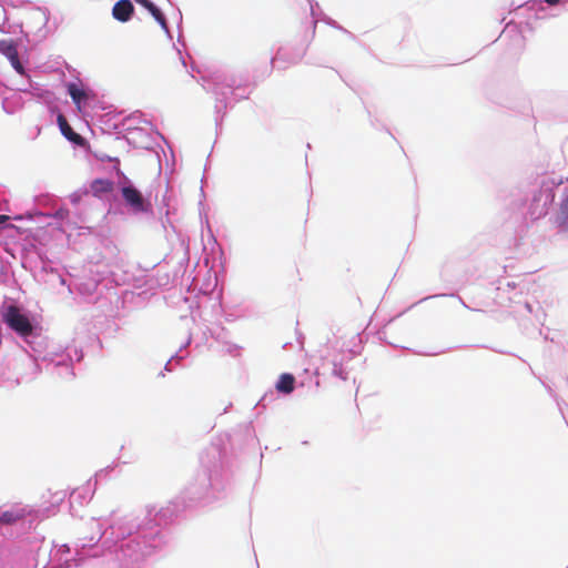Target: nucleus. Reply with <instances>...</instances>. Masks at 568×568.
Returning a JSON list of instances; mask_svg holds the SVG:
<instances>
[{"label":"nucleus","mask_w":568,"mask_h":568,"mask_svg":"<svg viewBox=\"0 0 568 568\" xmlns=\"http://www.w3.org/2000/svg\"><path fill=\"white\" fill-rule=\"evenodd\" d=\"M4 322L11 329L21 336L26 337L32 334L33 327L29 318L14 305L7 308Z\"/></svg>","instance_id":"obj_1"},{"label":"nucleus","mask_w":568,"mask_h":568,"mask_svg":"<svg viewBox=\"0 0 568 568\" xmlns=\"http://www.w3.org/2000/svg\"><path fill=\"white\" fill-rule=\"evenodd\" d=\"M0 53L6 55L19 74H24V68L19 60L18 50L12 40H0Z\"/></svg>","instance_id":"obj_2"},{"label":"nucleus","mask_w":568,"mask_h":568,"mask_svg":"<svg viewBox=\"0 0 568 568\" xmlns=\"http://www.w3.org/2000/svg\"><path fill=\"white\" fill-rule=\"evenodd\" d=\"M28 510L24 507L13 505L9 509L0 511V525H14L23 520L28 516Z\"/></svg>","instance_id":"obj_3"},{"label":"nucleus","mask_w":568,"mask_h":568,"mask_svg":"<svg viewBox=\"0 0 568 568\" xmlns=\"http://www.w3.org/2000/svg\"><path fill=\"white\" fill-rule=\"evenodd\" d=\"M122 196L124 201L138 212H142L145 210L144 200L142 194L133 186H124L122 189Z\"/></svg>","instance_id":"obj_4"},{"label":"nucleus","mask_w":568,"mask_h":568,"mask_svg":"<svg viewBox=\"0 0 568 568\" xmlns=\"http://www.w3.org/2000/svg\"><path fill=\"white\" fill-rule=\"evenodd\" d=\"M133 10L132 2H115L112 14L116 20L125 22L133 14Z\"/></svg>","instance_id":"obj_5"},{"label":"nucleus","mask_w":568,"mask_h":568,"mask_svg":"<svg viewBox=\"0 0 568 568\" xmlns=\"http://www.w3.org/2000/svg\"><path fill=\"white\" fill-rule=\"evenodd\" d=\"M90 190L94 196L99 197L113 191V182L106 179H95L90 184Z\"/></svg>","instance_id":"obj_6"},{"label":"nucleus","mask_w":568,"mask_h":568,"mask_svg":"<svg viewBox=\"0 0 568 568\" xmlns=\"http://www.w3.org/2000/svg\"><path fill=\"white\" fill-rule=\"evenodd\" d=\"M295 377L292 374L284 373L280 376L275 388L283 394H291L294 390Z\"/></svg>","instance_id":"obj_7"},{"label":"nucleus","mask_w":568,"mask_h":568,"mask_svg":"<svg viewBox=\"0 0 568 568\" xmlns=\"http://www.w3.org/2000/svg\"><path fill=\"white\" fill-rule=\"evenodd\" d=\"M58 124L62 132V134L72 142H80L82 140L81 135L75 133L70 124L68 123L65 116L63 114L58 115Z\"/></svg>","instance_id":"obj_8"},{"label":"nucleus","mask_w":568,"mask_h":568,"mask_svg":"<svg viewBox=\"0 0 568 568\" xmlns=\"http://www.w3.org/2000/svg\"><path fill=\"white\" fill-rule=\"evenodd\" d=\"M556 224L561 231L568 232V195L560 203Z\"/></svg>","instance_id":"obj_9"},{"label":"nucleus","mask_w":568,"mask_h":568,"mask_svg":"<svg viewBox=\"0 0 568 568\" xmlns=\"http://www.w3.org/2000/svg\"><path fill=\"white\" fill-rule=\"evenodd\" d=\"M149 12L155 18L162 28L166 29V20L161 10L155 6L154 2H142Z\"/></svg>","instance_id":"obj_10"},{"label":"nucleus","mask_w":568,"mask_h":568,"mask_svg":"<svg viewBox=\"0 0 568 568\" xmlns=\"http://www.w3.org/2000/svg\"><path fill=\"white\" fill-rule=\"evenodd\" d=\"M68 92L75 103H80L85 98L84 91L75 83L68 84Z\"/></svg>","instance_id":"obj_11"},{"label":"nucleus","mask_w":568,"mask_h":568,"mask_svg":"<svg viewBox=\"0 0 568 568\" xmlns=\"http://www.w3.org/2000/svg\"><path fill=\"white\" fill-rule=\"evenodd\" d=\"M10 217L8 215H0V224L6 223Z\"/></svg>","instance_id":"obj_12"}]
</instances>
